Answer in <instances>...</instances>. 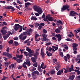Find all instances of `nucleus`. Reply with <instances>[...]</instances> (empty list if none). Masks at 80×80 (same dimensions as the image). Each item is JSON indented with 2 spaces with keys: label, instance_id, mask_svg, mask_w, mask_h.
<instances>
[{
  "label": "nucleus",
  "instance_id": "dca6fc26",
  "mask_svg": "<svg viewBox=\"0 0 80 80\" xmlns=\"http://www.w3.org/2000/svg\"><path fill=\"white\" fill-rule=\"evenodd\" d=\"M41 55H42V57L44 58L45 57V55H44V52L43 50V48H42L41 50Z\"/></svg>",
  "mask_w": 80,
  "mask_h": 80
},
{
  "label": "nucleus",
  "instance_id": "473e14b6",
  "mask_svg": "<svg viewBox=\"0 0 80 80\" xmlns=\"http://www.w3.org/2000/svg\"><path fill=\"white\" fill-rule=\"evenodd\" d=\"M33 65L34 67H37L38 66V64H37V62H35L34 64H33Z\"/></svg>",
  "mask_w": 80,
  "mask_h": 80
},
{
  "label": "nucleus",
  "instance_id": "aec40b11",
  "mask_svg": "<svg viewBox=\"0 0 80 80\" xmlns=\"http://www.w3.org/2000/svg\"><path fill=\"white\" fill-rule=\"evenodd\" d=\"M32 73H33V74H36V75L38 76L39 75V74L40 73V72H39L37 71H35L33 72H32Z\"/></svg>",
  "mask_w": 80,
  "mask_h": 80
},
{
  "label": "nucleus",
  "instance_id": "69168bd1",
  "mask_svg": "<svg viewBox=\"0 0 80 80\" xmlns=\"http://www.w3.org/2000/svg\"><path fill=\"white\" fill-rule=\"evenodd\" d=\"M51 43H52L51 42H48L46 43V45H47V46H48V45H50Z\"/></svg>",
  "mask_w": 80,
  "mask_h": 80
},
{
  "label": "nucleus",
  "instance_id": "e433bc0d",
  "mask_svg": "<svg viewBox=\"0 0 80 80\" xmlns=\"http://www.w3.org/2000/svg\"><path fill=\"white\" fill-rule=\"evenodd\" d=\"M51 16L50 15H48L46 16V18L47 19V20H48V19L50 18Z\"/></svg>",
  "mask_w": 80,
  "mask_h": 80
},
{
  "label": "nucleus",
  "instance_id": "4468645a",
  "mask_svg": "<svg viewBox=\"0 0 80 80\" xmlns=\"http://www.w3.org/2000/svg\"><path fill=\"white\" fill-rule=\"evenodd\" d=\"M56 37L57 38H58V42H60L62 40V36L60 35V34H56Z\"/></svg>",
  "mask_w": 80,
  "mask_h": 80
},
{
  "label": "nucleus",
  "instance_id": "393cba45",
  "mask_svg": "<svg viewBox=\"0 0 80 80\" xmlns=\"http://www.w3.org/2000/svg\"><path fill=\"white\" fill-rule=\"evenodd\" d=\"M31 19L32 20H38L37 18L36 17H34L33 16H32Z\"/></svg>",
  "mask_w": 80,
  "mask_h": 80
},
{
  "label": "nucleus",
  "instance_id": "7ed1b4c3",
  "mask_svg": "<svg viewBox=\"0 0 80 80\" xmlns=\"http://www.w3.org/2000/svg\"><path fill=\"white\" fill-rule=\"evenodd\" d=\"M33 8L35 11L37 12L40 15H41L42 13V12H43L42 8H40L39 6H37L36 5L34 6L33 7Z\"/></svg>",
  "mask_w": 80,
  "mask_h": 80
},
{
  "label": "nucleus",
  "instance_id": "6e6552de",
  "mask_svg": "<svg viewBox=\"0 0 80 80\" xmlns=\"http://www.w3.org/2000/svg\"><path fill=\"white\" fill-rule=\"evenodd\" d=\"M69 6L68 5H64L63 6L62 8H61V12H64L65 10L67 9V8H69Z\"/></svg>",
  "mask_w": 80,
  "mask_h": 80
},
{
  "label": "nucleus",
  "instance_id": "9b49d317",
  "mask_svg": "<svg viewBox=\"0 0 80 80\" xmlns=\"http://www.w3.org/2000/svg\"><path fill=\"white\" fill-rule=\"evenodd\" d=\"M26 50L27 51H28L29 53H34V51H33V50H31V49L29 48L28 47H27L26 48Z\"/></svg>",
  "mask_w": 80,
  "mask_h": 80
},
{
  "label": "nucleus",
  "instance_id": "a878e982",
  "mask_svg": "<svg viewBox=\"0 0 80 80\" xmlns=\"http://www.w3.org/2000/svg\"><path fill=\"white\" fill-rule=\"evenodd\" d=\"M48 20L50 22H52V21L54 20V19L53 18V17H51Z\"/></svg>",
  "mask_w": 80,
  "mask_h": 80
},
{
  "label": "nucleus",
  "instance_id": "58836bf2",
  "mask_svg": "<svg viewBox=\"0 0 80 80\" xmlns=\"http://www.w3.org/2000/svg\"><path fill=\"white\" fill-rule=\"evenodd\" d=\"M42 32L43 33H47V31L45 29H44L43 30Z\"/></svg>",
  "mask_w": 80,
  "mask_h": 80
},
{
  "label": "nucleus",
  "instance_id": "a19ab883",
  "mask_svg": "<svg viewBox=\"0 0 80 80\" xmlns=\"http://www.w3.org/2000/svg\"><path fill=\"white\" fill-rule=\"evenodd\" d=\"M29 53L28 52H27L25 51H24V55H25L27 57L28 56V54Z\"/></svg>",
  "mask_w": 80,
  "mask_h": 80
},
{
  "label": "nucleus",
  "instance_id": "a18cd8bd",
  "mask_svg": "<svg viewBox=\"0 0 80 80\" xmlns=\"http://www.w3.org/2000/svg\"><path fill=\"white\" fill-rule=\"evenodd\" d=\"M76 79V80H80V76H77Z\"/></svg>",
  "mask_w": 80,
  "mask_h": 80
},
{
  "label": "nucleus",
  "instance_id": "4be33fe9",
  "mask_svg": "<svg viewBox=\"0 0 80 80\" xmlns=\"http://www.w3.org/2000/svg\"><path fill=\"white\" fill-rule=\"evenodd\" d=\"M37 59H35V58L33 57H32L31 58V60L33 62V63H35V62H36V61H37Z\"/></svg>",
  "mask_w": 80,
  "mask_h": 80
},
{
  "label": "nucleus",
  "instance_id": "b1692460",
  "mask_svg": "<svg viewBox=\"0 0 80 80\" xmlns=\"http://www.w3.org/2000/svg\"><path fill=\"white\" fill-rule=\"evenodd\" d=\"M30 5H32V3H30V2H27L26 3H25V8H27V7H28V6H28H29Z\"/></svg>",
  "mask_w": 80,
  "mask_h": 80
},
{
  "label": "nucleus",
  "instance_id": "c85d7f7f",
  "mask_svg": "<svg viewBox=\"0 0 80 80\" xmlns=\"http://www.w3.org/2000/svg\"><path fill=\"white\" fill-rule=\"evenodd\" d=\"M78 46V44H76V43H73L72 44V47L73 48H75V47H77Z\"/></svg>",
  "mask_w": 80,
  "mask_h": 80
},
{
  "label": "nucleus",
  "instance_id": "e2e57ef3",
  "mask_svg": "<svg viewBox=\"0 0 80 80\" xmlns=\"http://www.w3.org/2000/svg\"><path fill=\"white\" fill-rule=\"evenodd\" d=\"M60 55L61 57H63V52H60Z\"/></svg>",
  "mask_w": 80,
  "mask_h": 80
},
{
  "label": "nucleus",
  "instance_id": "2eb2a0df",
  "mask_svg": "<svg viewBox=\"0 0 80 80\" xmlns=\"http://www.w3.org/2000/svg\"><path fill=\"white\" fill-rule=\"evenodd\" d=\"M32 77L33 80H36L37 78V76H36V75L32 73Z\"/></svg>",
  "mask_w": 80,
  "mask_h": 80
},
{
  "label": "nucleus",
  "instance_id": "a211bd4d",
  "mask_svg": "<svg viewBox=\"0 0 80 80\" xmlns=\"http://www.w3.org/2000/svg\"><path fill=\"white\" fill-rule=\"evenodd\" d=\"M74 32L75 33H78V32H80V28L77 29V30H75L74 31Z\"/></svg>",
  "mask_w": 80,
  "mask_h": 80
},
{
  "label": "nucleus",
  "instance_id": "5701e85b",
  "mask_svg": "<svg viewBox=\"0 0 80 80\" xmlns=\"http://www.w3.org/2000/svg\"><path fill=\"white\" fill-rule=\"evenodd\" d=\"M69 78L71 80H73L75 78V75L73 74L71 76H70L69 77Z\"/></svg>",
  "mask_w": 80,
  "mask_h": 80
},
{
  "label": "nucleus",
  "instance_id": "39448f33",
  "mask_svg": "<svg viewBox=\"0 0 80 80\" xmlns=\"http://www.w3.org/2000/svg\"><path fill=\"white\" fill-rule=\"evenodd\" d=\"M16 58H19L17 60V62L18 63H21L23 62V60H22V58H23V55H16Z\"/></svg>",
  "mask_w": 80,
  "mask_h": 80
},
{
  "label": "nucleus",
  "instance_id": "2f4dec72",
  "mask_svg": "<svg viewBox=\"0 0 80 80\" xmlns=\"http://www.w3.org/2000/svg\"><path fill=\"white\" fill-rule=\"evenodd\" d=\"M56 33H60V30L58 29H57L55 30Z\"/></svg>",
  "mask_w": 80,
  "mask_h": 80
},
{
  "label": "nucleus",
  "instance_id": "f257e3e1",
  "mask_svg": "<svg viewBox=\"0 0 80 80\" xmlns=\"http://www.w3.org/2000/svg\"><path fill=\"white\" fill-rule=\"evenodd\" d=\"M1 32L2 33V35H3V38L4 40H6L10 36V35H12V33H11L10 31L7 32V31L5 29L1 30Z\"/></svg>",
  "mask_w": 80,
  "mask_h": 80
},
{
  "label": "nucleus",
  "instance_id": "9d476101",
  "mask_svg": "<svg viewBox=\"0 0 80 80\" xmlns=\"http://www.w3.org/2000/svg\"><path fill=\"white\" fill-rule=\"evenodd\" d=\"M26 62H24V63H25L26 65H28V67H30V65H31V63H30V61H29V60L28 59H26Z\"/></svg>",
  "mask_w": 80,
  "mask_h": 80
},
{
  "label": "nucleus",
  "instance_id": "49530a36",
  "mask_svg": "<svg viewBox=\"0 0 80 80\" xmlns=\"http://www.w3.org/2000/svg\"><path fill=\"white\" fill-rule=\"evenodd\" d=\"M64 59L66 62H67V56H64Z\"/></svg>",
  "mask_w": 80,
  "mask_h": 80
},
{
  "label": "nucleus",
  "instance_id": "412c9836",
  "mask_svg": "<svg viewBox=\"0 0 80 80\" xmlns=\"http://www.w3.org/2000/svg\"><path fill=\"white\" fill-rule=\"evenodd\" d=\"M14 68V64L12 63L11 64V65H9V69H12V68L13 69Z\"/></svg>",
  "mask_w": 80,
  "mask_h": 80
},
{
  "label": "nucleus",
  "instance_id": "423d86ee",
  "mask_svg": "<svg viewBox=\"0 0 80 80\" xmlns=\"http://www.w3.org/2000/svg\"><path fill=\"white\" fill-rule=\"evenodd\" d=\"M27 36H23V34L21 33V34L19 36L18 38L21 40L22 41H24L26 38H27Z\"/></svg>",
  "mask_w": 80,
  "mask_h": 80
},
{
  "label": "nucleus",
  "instance_id": "8fccbe9b",
  "mask_svg": "<svg viewBox=\"0 0 80 80\" xmlns=\"http://www.w3.org/2000/svg\"><path fill=\"white\" fill-rule=\"evenodd\" d=\"M22 34L23 35L27 36V32H23Z\"/></svg>",
  "mask_w": 80,
  "mask_h": 80
},
{
  "label": "nucleus",
  "instance_id": "052dcab7",
  "mask_svg": "<svg viewBox=\"0 0 80 80\" xmlns=\"http://www.w3.org/2000/svg\"><path fill=\"white\" fill-rule=\"evenodd\" d=\"M73 49L74 51H77V48L76 47L73 48Z\"/></svg>",
  "mask_w": 80,
  "mask_h": 80
},
{
  "label": "nucleus",
  "instance_id": "f704fd0d",
  "mask_svg": "<svg viewBox=\"0 0 80 80\" xmlns=\"http://www.w3.org/2000/svg\"><path fill=\"white\" fill-rule=\"evenodd\" d=\"M14 45L15 46H18V45H19V44L18 43V42L14 41Z\"/></svg>",
  "mask_w": 80,
  "mask_h": 80
},
{
  "label": "nucleus",
  "instance_id": "338daca9",
  "mask_svg": "<svg viewBox=\"0 0 80 80\" xmlns=\"http://www.w3.org/2000/svg\"><path fill=\"white\" fill-rule=\"evenodd\" d=\"M42 26L40 25L39 26V27H38V29H39V30H41V29L42 28Z\"/></svg>",
  "mask_w": 80,
  "mask_h": 80
},
{
  "label": "nucleus",
  "instance_id": "6ab92c4d",
  "mask_svg": "<svg viewBox=\"0 0 80 80\" xmlns=\"http://www.w3.org/2000/svg\"><path fill=\"white\" fill-rule=\"evenodd\" d=\"M46 53L48 57H51V56H52V53L50 52H48V51L46 52Z\"/></svg>",
  "mask_w": 80,
  "mask_h": 80
},
{
  "label": "nucleus",
  "instance_id": "c9c22d12",
  "mask_svg": "<svg viewBox=\"0 0 80 80\" xmlns=\"http://www.w3.org/2000/svg\"><path fill=\"white\" fill-rule=\"evenodd\" d=\"M52 48H54V49L56 51L58 50V47H57L56 46H52Z\"/></svg>",
  "mask_w": 80,
  "mask_h": 80
},
{
  "label": "nucleus",
  "instance_id": "09e8293b",
  "mask_svg": "<svg viewBox=\"0 0 80 80\" xmlns=\"http://www.w3.org/2000/svg\"><path fill=\"white\" fill-rule=\"evenodd\" d=\"M35 37V39H37V37H40V35H39L38 34H36Z\"/></svg>",
  "mask_w": 80,
  "mask_h": 80
},
{
  "label": "nucleus",
  "instance_id": "4d7b16f0",
  "mask_svg": "<svg viewBox=\"0 0 80 80\" xmlns=\"http://www.w3.org/2000/svg\"><path fill=\"white\" fill-rule=\"evenodd\" d=\"M5 65H6L7 67H8L9 65V63H8V62H7L5 63Z\"/></svg>",
  "mask_w": 80,
  "mask_h": 80
},
{
  "label": "nucleus",
  "instance_id": "bb28decb",
  "mask_svg": "<svg viewBox=\"0 0 80 80\" xmlns=\"http://www.w3.org/2000/svg\"><path fill=\"white\" fill-rule=\"evenodd\" d=\"M30 70L31 71V72H33V71L36 70V68L33 66L32 69H30Z\"/></svg>",
  "mask_w": 80,
  "mask_h": 80
},
{
  "label": "nucleus",
  "instance_id": "72a5a7b5",
  "mask_svg": "<svg viewBox=\"0 0 80 80\" xmlns=\"http://www.w3.org/2000/svg\"><path fill=\"white\" fill-rule=\"evenodd\" d=\"M75 72H77L78 75H80V71L77 70H75Z\"/></svg>",
  "mask_w": 80,
  "mask_h": 80
},
{
  "label": "nucleus",
  "instance_id": "37998d69",
  "mask_svg": "<svg viewBox=\"0 0 80 80\" xmlns=\"http://www.w3.org/2000/svg\"><path fill=\"white\" fill-rule=\"evenodd\" d=\"M64 69L65 70L64 72L65 73H68V70L66 69L65 68H64Z\"/></svg>",
  "mask_w": 80,
  "mask_h": 80
},
{
  "label": "nucleus",
  "instance_id": "c03bdc74",
  "mask_svg": "<svg viewBox=\"0 0 80 80\" xmlns=\"http://www.w3.org/2000/svg\"><path fill=\"white\" fill-rule=\"evenodd\" d=\"M48 48H47L46 49L48 50V51H49L50 52H51L52 51V48L51 47H49V49H48Z\"/></svg>",
  "mask_w": 80,
  "mask_h": 80
},
{
  "label": "nucleus",
  "instance_id": "13d9d810",
  "mask_svg": "<svg viewBox=\"0 0 80 80\" xmlns=\"http://www.w3.org/2000/svg\"><path fill=\"white\" fill-rule=\"evenodd\" d=\"M69 70H68L69 72H71L73 71V69H72V68H70Z\"/></svg>",
  "mask_w": 80,
  "mask_h": 80
},
{
  "label": "nucleus",
  "instance_id": "1a4fd4ad",
  "mask_svg": "<svg viewBox=\"0 0 80 80\" xmlns=\"http://www.w3.org/2000/svg\"><path fill=\"white\" fill-rule=\"evenodd\" d=\"M42 37H43V38L42 39V41L43 42H46L47 41V35L45 34H43L42 35Z\"/></svg>",
  "mask_w": 80,
  "mask_h": 80
},
{
  "label": "nucleus",
  "instance_id": "774afa93",
  "mask_svg": "<svg viewBox=\"0 0 80 80\" xmlns=\"http://www.w3.org/2000/svg\"><path fill=\"white\" fill-rule=\"evenodd\" d=\"M3 15L4 17H7V14H6V12H5L3 14Z\"/></svg>",
  "mask_w": 80,
  "mask_h": 80
},
{
  "label": "nucleus",
  "instance_id": "f03ea898",
  "mask_svg": "<svg viewBox=\"0 0 80 80\" xmlns=\"http://www.w3.org/2000/svg\"><path fill=\"white\" fill-rule=\"evenodd\" d=\"M10 50V49L9 48H8L6 51L7 52H4L3 53L2 55H4V56H6L8 58H12V53H9L8 52H9V50Z\"/></svg>",
  "mask_w": 80,
  "mask_h": 80
},
{
  "label": "nucleus",
  "instance_id": "0e129e2a",
  "mask_svg": "<svg viewBox=\"0 0 80 80\" xmlns=\"http://www.w3.org/2000/svg\"><path fill=\"white\" fill-rule=\"evenodd\" d=\"M14 39L15 40H18V37H15L14 38Z\"/></svg>",
  "mask_w": 80,
  "mask_h": 80
},
{
  "label": "nucleus",
  "instance_id": "5fc2aeb1",
  "mask_svg": "<svg viewBox=\"0 0 80 80\" xmlns=\"http://www.w3.org/2000/svg\"><path fill=\"white\" fill-rule=\"evenodd\" d=\"M53 61L54 63H56V62H57V59L56 58H55L54 59H53Z\"/></svg>",
  "mask_w": 80,
  "mask_h": 80
},
{
  "label": "nucleus",
  "instance_id": "79ce46f5",
  "mask_svg": "<svg viewBox=\"0 0 80 80\" xmlns=\"http://www.w3.org/2000/svg\"><path fill=\"white\" fill-rule=\"evenodd\" d=\"M31 42V41H29L28 42H27L26 43H27V45L29 46L30 45V43Z\"/></svg>",
  "mask_w": 80,
  "mask_h": 80
},
{
  "label": "nucleus",
  "instance_id": "cd10ccee",
  "mask_svg": "<svg viewBox=\"0 0 80 80\" xmlns=\"http://www.w3.org/2000/svg\"><path fill=\"white\" fill-rule=\"evenodd\" d=\"M12 6H8L7 7L5 8H6V9H8L9 10H11L12 9Z\"/></svg>",
  "mask_w": 80,
  "mask_h": 80
},
{
  "label": "nucleus",
  "instance_id": "864d4df0",
  "mask_svg": "<svg viewBox=\"0 0 80 80\" xmlns=\"http://www.w3.org/2000/svg\"><path fill=\"white\" fill-rule=\"evenodd\" d=\"M28 55H29V57H32V56H33V54H32V53H28Z\"/></svg>",
  "mask_w": 80,
  "mask_h": 80
},
{
  "label": "nucleus",
  "instance_id": "7c9ffc66",
  "mask_svg": "<svg viewBox=\"0 0 80 80\" xmlns=\"http://www.w3.org/2000/svg\"><path fill=\"white\" fill-rule=\"evenodd\" d=\"M13 41L12 40H10L9 41H8V43L9 45H12V43H13Z\"/></svg>",
  "mask_w": 80,
  "mask_h": 80
},
{
  "label": "nucleus",
  "instance_id": "f3484780",
  "mask_svg": "<svg viewBox=\"0 0 80 80\" xmlns=\"http://www.w3.org/2000/svg\"><path fill=\"white\" fill-rule=\"evenodd\" d=\"M56 24L57 25H60V24L62 25L63 23H62V21H61V20H58L57 21Z\"/></svg>",
  "mask_w": 80,
  "mask_h": 80
},
{
  "label": "nucleus",
  "instance_id": "6e6d98bb",
  "mask_svg": "<svg viewBox=\"0 0 80 80\" xmlns=\"http://www.w3.org/2000/svg\"><path fill=\"white\" fill-rule=\"evenodd\" d=\"M34 58H35L36 59H37V58H38V57H38V56H37V55H36L35 54L34 55Z\"/></svg>",
  "mask_w": 80,
  "mask_h": 80
},
{
  "label": "nucleus",
  "instance_id": "ea45409f",
  "mask_svg": "<svg viewBox=\"0 0 80 80\" xmlns=\"http://www.w3.org/2000/svg\"><path fill=\"white\" fill-rule=\"evenodd\" d=\"M50 73L52 75H53V74H55V72L54 70H52L51 71Z\"/></svg>",
  "mask_w": 80,
  "mask_h": 80
},
{
  "label": "nucleus",
  "instance_id": "20e7f679",
  "mask_svg": "<svg viewBox=\"0 0 80 80\" xmlns=\"http://www.w3.org/2000/svg\"><path fill=\"white\" fill-rule=\"evenodd\" d=\"M22 26H20L18 24H15V26L14 27V30L15 31H17L18 30L19 28V32H21L22 31Z\"/></svg>",
  "mask_w": 80,
  "mask_h": 80
},
{
  "label": "nucleus",
  "instance_id": "680f3d73",
  "mask_svg": "<svg viewBox=\"0 0 80 80\" xmlns=\"http://www.w3.org/2000/svg\"><path fill=\"white\" fill-rule=\"evenodd\" d=\"M45 18V13H43L42 16V18Z\"/></svg>",
  "mask_w": 80,
  "mask_h": 80
},
{
  "label": "nucleus",
  "instance_id": "bf43d9fd",
  "mask_svg": "<svg viewBox=\"0 0 80 80\" xmlns=\"http://www.w3.org/2000/svg\"><path fill=\"white\" fill-rule=\"evenodd\" d=\"M29 32H33V29H32V28H30L28 30Z\"/></svg>",
  "mask_w": 80,
  "mask_h": 80
},
{
  "label": "nucleus",
  "instance_id": "4c0bfd02",
  "mask_svg": "<svg viewBox=\"0 0 80 80\" xmlns=\"http://www.w3.org/2000/svg\"><path fill=\"white\" fill-rule=\"evenodd\" d=\"M17 3H19V4H20V5H22V2H20V0H17Z\"/></svg>",
  "mask_w": 80,
  "mask_h": 80
},
{
  "label": "nucleus",
  "instance_id": "603ef678",
  "mask_svg": "<svg viewBox=\"0 0 80 80\" xmlns=\"http://www.w3.org/2000/svg\"><path fill=\"white\" fill-rule=\"evenodd\" d=\"M38 70L39 71V72H43V70L42 69V68H39L38 69Z\"/></svg>",
  "mask_w": 80,
  "mask_h": 80
},
{
  "label": "nucleus",
  "instance_id": "f8f14e48",
  "mask_svg": "<svg viewBox=\"0 0 80 80\" xmlns=\"http://www.w3.org/2000/svg\"><path fill=\"white\" fill-rule=\"evenodd\" d=\"M60 63L59 62H58L57 63L56 66H55V68L57 71H58V70H59V68H60Z\"/></svg>",
  "mask_w": 80,
  "mask_h": 80
},
{
  "label": "nucleus",
  "instance_id": "c756f323",
  "mask_svg": "<svg viewBox=\"0 0 80 80\" xmlns=\"http://www.w3.org/2000/svg\"><path fill=\"white\" fill-rule=\"evenodd\" d=\"M25 63H26V62H24L22 64V66L23 67L27 69V66H26V64Z\"/></svg>",
  "mask_w": 80,
  "mask_h": 80
},
{
  "label": "nucleus",
  "instance_id": "ddd939ff",
  "mask_svg": "<svg viewBox=\"0 0 80 80\" xmlns=\"http://www.w3.org/2000/svg\"><path fill=\"white\" fill-rule=\"evenodd\" d=\"M63 72V69H62L61 70H59L58 72H57V75H62V73Z\"/></svg>",
  "mask_w": 80,
  "mask_h": 80
},
{
  "label": "nucleus",
  "instance_id": "3c124183",
  "mask_svg": "<svg viewBox=\"0 0 80 80\" xmlns=\"http://www.w3.org/2000/svg\"><path fill=\"white\" fill-rule=\"evenodd\" d=\"M66 40H67V41H70V42H72V40L70 39L69 38H68L66 39Z\"/></svg>",
  "mask_w": 80,
  "mask_h": 80
},
{
  "label": "nucleus",
  "instance_id": "0eeeda50",
  "mask_svg": "<svg viewBox=\"0 0 80 80\" xmlns=\"http://www.w3.org/2000/svg\"><path fill=\"white\" fill-rule=\"evenodd\" d=\"M74 11H71L70 12L69 16H71V17H74L75 16V15H78V14H77V13L76 12H74Z\"/></svg>",
  "mask_w": 80,
  "mask_h": 80
},
{
  "label": "nucleus",
  "instance_id": "de8ad7c7",
  "mask_svg": "<svg viewBox=\"0 0 80 80\" xmlns=\"http://www.w3.org/2000/svg\"><path fill=\"white\" fill-rule=\"evenodd\" d=\"M11 12H14L15 10V9L13 7L11 8Z\"/></svg>",
  "mask_w": 80,
  "mask_h": 80
}]
</instances>
